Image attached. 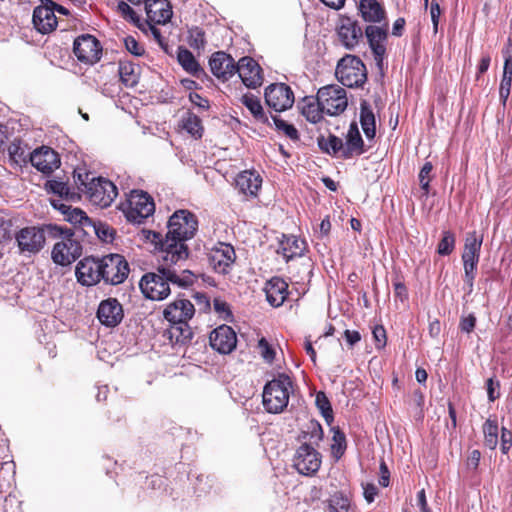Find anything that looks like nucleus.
I'll list each match as a JSON object with an SVG mask.
<instances>
[{"mask_svg":"<svg viewBox=\"0 0 512 512\" xmlns=\"http://www.w3.org/2000/svg\"><path fill=\"white\" fill-rule=\"evenodd\" d=\"M42 5L37 6L33 11L34 27L42 34L50 33L57 26L55 16V3L51 0H41Z\"/></svg>","mask_w":512,"mask_h":512,"instance_id":"nucleus-17","label":"nucleus"},{"mask_svg":"<svg viewBox=\"0 0 512 512\" xmlns=\"http://www.w3.org/2000/svg\"><path fill=\"white\" fill-rule=\"evenodd\" d=\"M177 59L179 64L189 73L197 75L201 68L194 55L186 48H179Z\"/></svg>","mask_w":512,"mask_h":512,"instance_id":"nucleus-38","label":"nucleus"},{"mask_svg":"<svg viewBox=\"0 0 512 512\" xmlns=\"http://www.w3.org/2000/svg\"><path fill=\"white\" fill-rule=\"evenodd\" d=\"M482 238H478L475 232L469 233L465 239L462 261L464 266V280L469 291L473 289L475 271L480 257Z\"/></svg>","mask_w":512,"mask_h":512,"instance_id":"nucleus-8","label":"nucleus"},{"mask_svg":"<svg viewBox=\"0 0 512 512\" xmlns=\"http://www.w3.org/2000/svg\"><path fill=\"white\" fill-rule=\"evenodd\" d=\"M194 314V305L185 298L174 300L163 311L164 318L171 324L188 322Z\"/></svg>","mask_w":512,"mask_h":512,"instance_id":"nucleus-21","label":"nucleus"},{"mask_svg":"<svg viewBox=\"0 0 512 512\" xmlns=\"http://www.w3.org/2000/svg\"><path fill=\"white\" fill-rule=\"evenodd\" d=\"M455 248V235L451 231H444L440 240L437 252L440 255H449Z\"/></svg>","mask_w":512,"mask_h":512,"instance_id":"nucleus-46","label":"nucleus"},{"mask_svg":"<svg viewBox=\"0 0 512 512\" xmlns=\"http://www.w3.org/2000/svg\"><path fill=\"white\" fill-rule=\"evenodd\" d=\"M476 317L473 314H469L467 317H463L460 321V329L463 332L470 333L475 328Z\"/></svg>","mask_w":512,"mask_h":512,"instance_id":"nucleus-58","label":"nucleus"},{"mask_svg":"<svg viewBox=\"0 0 512 512\" xmlns=\"http://www.w3.org/2000/svg\"><path fill=\"white\" fill-rule=\"evenodd\" d=\"M258 351L266 362L271 363L275 358V351L265 338L259 340Z\"/></svg>","mask_w":512,"mask_h":512,"instance_id":"nucleus-49","label":"nucleus"},{"mask_svg":"<svg viewBox=\"0 0 512 512\" xmlns=\"http://www.w3.org/2000/svg\"><path fill=\"white\" fill-rule=\"evenodd\" d=\"M124 317L123 307L116 298H108L100 302L97 318L106 327H116Z\"/></svg>","mask_w":512,"mask_h":512,"instance_id":"nucleus-20","label":"nucleus"},{"mask_svg":"<svg viewBox=\"0 0 512 512\" xmlns=\"http://www.w3.org/2000/svg\"><path fill=\"white\" fill-rule=\"evenodd\" d=\"M46 189L60 197V200H67L72 197L67 183L59 180H50L46 183Z\"/></svg>","mask_w":512,"mask_h":512,"instance_id":"nucleus-45","label":"nucleus"},{"mask_svg":"<svg viewBox=\"0 0 512 512\" xmlns=\"http://www.w3.org/2000/svg\"><path fill=\"white\" fill-rule=\"evenodd\" d=\"M197 230L196 215L189 210H177L170 216L164 236L159 232H152V242L159 250L162 260L167 263H178L188 258L186 241L192 239Z\"/></svg>","mask_w":512,"mask_h":512,"instance_id":"nucleus-1","label":"nucleus"},{"mask_svg":"<svg viewBox=\"0 0 512 512\" xmlns=\"http://www.w3.org/2000/svg\"><path fill=\"white\" fill-rule=\"evenodd\" d=\"M440 14H441V9H440L439 4L435 1H432L431 6H430V15H431V20L433 22L435 31H437Z\"/></svg>","mask_w":512,"mask_h":512,"instance_id":"nucleus-60","label":"nucleus"},{"mask_svg":"<svg viewBox=\"0 0 512 512\" xmlns=\"http://www.w3.org/2000/svg\"><path fill=\"white\" fill-rule=\"evenodd\" d=\"M315 403L317 408L321 411L322 415L328 419L329 417H332V408L331 404L326 396V394L322 391L317 392Z\"/></svg>","mask_w":512,"mask_h":512,"instance_id":"nucleus-48","label":"nucleus"},{"mask_svg":"<svg viewBox=\"0 0 512 512\" xmlns=\"http://www.w3.org/2000/svg\"><path fill=\"white\" fill-rule=\"evenodd\" d=\"M117 9L123 17L129 18L133 22L138 21V17L136 16V13L126 2H124V1L119 2L117 5Z\"/></svg>","mask_w":512,"mask_h":512,"instance_id":"nucleus-55","label":"nucleus"},{"mask_svg":"<svg viewBox=\"0 0 512 512\" xmlns=\"http://www.w3.org/2000/svg\"><path fill=\"white\" fill-rule=\"evenodd\" d=\"M262 184L259 174L252 171H243L236 178V186L245 195L256 196Z\"/></svg>","mask_w":512,"mask_h":512,"instance_id":"nucleus-32","label":"nucleus"},{"mask_svg":"<svg viewBox=\"0 0 512 512\" xmlns=\"http://www.w3.org/2000/svg\"><path fill=\"white\" fill-rule=\"evenodd\" d=\"M485 445L495 449L498 443V426L494 421L487 420L483 425Z\"/></svg>","mask_w":512,"mask_h":512,"instance_id":"nucleus-43","label":"nucleus"},{"mask_svg":"<svg viewBox=\"0 0 512 512\" xmlns=\"http://www.w3.org/2000/svg\"><path fill=\"white\" fill-rule=\"evenodd\" d=\"M350 500L343 492H336L329 499L328 512H349Z\"/></svg>","mask_w":512,"mask_h":512,"instance_id":"nucleus-41","label":"nucleus"},{"mask_svg":"<svg viewBox=\"0 0 512 512\" xmlns=\"http://www.w3.org/2000/svg\"><path fill=\"white\" fill-rule=\"evenodd\" d=\"M486 385H487L488 399H489V401L493 402L500 396V393H499L500 383H499V381H495L493 378H489L487 380Z\"/></svg>","mask_w":512,"mask_h":512,"instance_id":"nucleus-54","label":"nucleus"},{"mask_svg":"<svg viewBox=\"0 0 512 512\" xmlns=\"http://www.w3.org/2000/svg\"><path fill=\"white\" fill-rule=\"evenodd\" d=\"M85 193L89 200L102 208L108 207L117 196L116 186L102 177H92Z\"/></svg>","mask_w":512,"mask_h":512,"instance_id":"nucleus-10","label":"nucleus"},{"mask_svg":"<svg viewBox=\"0 0 512 512\" xmlns=\"http://www.w3.org/2000/svg\"><path fill=\"white\" fill-rule=\"evenodd\" d=\"M241 103L250 111L257 121L269 124V119L266 116L260 99L257 96L251 93L244 94L241 97Z\"/></svg>","mask_w":512,"mask_h":512,"instance_id":"nucleus-34","label":"nucleus"},{"mask_svg":"<svg viewBox=\"0 0 512 512\" xmlns=\"http://www.w3.org/2000/svg\"><path fill=\"white\" fill-rule=\"evenodd\" d=\"M272 120L276 126V129L283 132L289 139L293 141H297L299 139V133L292 124L287 123L285 120L278 116H273Z\"/></svg>","mask_w":512,"mask_h":512,"instance_id":"nucleus-47","label":"nucleus"},{"mask_svg":"<svg viewBox=\"0 0 512 512\" xmlns=\"http://www.w3.org/2000/svg\"><path fill=\"white\" fill-rule=\"evenodd\" d=\"M211 347L221 354H228L234 350L237 337L234 330L227 325L214 329L209 337Z\"/></svg>","mask_w":512,"mask_h":512,"instance_id":"nucleus-23","label":"nucleus"},{"mask_svg":"<svg viewBox=\"0 0 512 512\" xmlns=\"http://www.w3.org/2000/svg\"><path fill=\"white\" fill-rule=\"evenodd\" d=\"M320 149L330 155H340L344 158V142L335 135L328 137L321 136L318 138Z\"/></svg>","mask_w":512,"mask_h":512,"instance_id":"nucleus-35","label":"nucleus"},{"mask_svg":"<svg viewBox=\"0 0 512 512\" xmlns=\"http://www.w3.org/2000/svg\"><path fill=\"white\" fill-rule=\"evenodd\" d=\"M322 109L330 116L343 113L348 105L346 90L338 85H327L317 92Z\"/></svg>","mask_w":512,"mask_h":512,"instance_id":"nucleus-7","label":"nucleus"},{"mask_svg":"<svg viewBox=\"0 0 512 512\" xmlns=\"http://www.w3.org/2000/svg\"><path fill=\"white\" fill-rule=\"evenodd\" d=\"M101 258L86 257L76 267V277L79 283L92 286L101 280Z\"/></svg>","mask_w":512,"mask_h":512,"instance_id":"nucleus-19","label":"nucleus"},{"mask_svg":"<svg viewBox=\"0 0 512 512\" xmlns=\"http://www.w3.org/2000/svg\"><path fill=\"white\" fill-rule=\"evenodd\" d=\"M346 437L339 429H333L331 453L336 460H339L346 450Z\"/></svg>","mask_w":512,"mask_h":512,"instance_id":"nucleus-42","label":"nucleus"},{"mask_svg":"<svg viewBox=\"0 0 512 512\" xmlns=\"http://www.w3.org/2000/svg\"><path fill=\"white\" fill-rule=\"evenodd\" d=\"M236 72L249 88H256L263 83L262 69L251 57L241 58L236 65Z\"/></svg>","mask_w":512,"mask_h":512,"instance_id":"nucleus-22","label":"nucleus"},{"mask_svg":"<svg viewBox=\"0 0 512 512\" xmlns=\"http://www.w3.org/2000/svg\"><path fill=\"white\" fill-rule=\"evenodd\" d=\"M364 142L359 132L356 122H352L346 134L344 143V158L348 159L353 156L361 155L364 152Z\"/></svg>","mask_w":512,"mask_h":512,"instance_id":"nucleus-31","label":"nucleus"},{"mask_svg":"<svg viewBox=\"0 0 512 512\" xmlns=\"http://www.w3.org/2000/svg\"><path fill=\"white\" fill-rule=\"evenodd\" d=\"M293 384L286 374L269 381L263 389V406L269 413H281L288 405Z\"/></svg>","mask_w":512,"mask_h":512,"instance_id":"nucleus-3","label":"nucleus"},{"mask_svg":"<svg viewBox=\"0 0 512 512\" xmlns=\"http://www.w3.org/2000/svg\"><path fill=\"white\" fill-rule=\"evenodd\" d=\"M182 128L195 138H200L202 136L203 127L201 125V120L195 114L188 113L183 117Z\"/></svg>","mask_w":512,"mask_h":512,"instance_id":"nucleus-40","label":"nucleus"},{"mask_svg":"<svg viewBox=\"0 0 512 512\" xmlns=\"http://www.w3.org/2000/svg\"><path fill=\"white\" fill-rule=\"evenodd\" d=\"M16 241L21 253L36 254L45 244L43 230L37 227H25L16 234Z\"/></svg>","mask_w":512,"mask_h":512,"instance_id":"nucleus-16","label":"nucleus"},{"mask_svg":"<svg viewBox=\"0 0 512 512\" xmlns=\"http://www.w3.org/2000/svg\"><path fill=\"white\" fill-rule=\"evenodd\" d=\"M168 332L170 339L175 340L177 344H186L193 337V332L188 322L172 324Z\"/></svg>","mask_w":512,"mask_h":512,"instance_id":"nucleus-37","label":"nucleus"},{"mask_svg":"<svg viewBox=\"0 0 512 512\" xmlns=\"http://www.w3.org/2000/svg\"><path fill=\"white\" fill-rule=\"evenodd\" d=\"M145 9L148 22L166 24L172 17V9L167 0H146Z\"/></svg>","mask_w":512,"mask_h":512,"instance_id":"nucleus-27","label":"nucleus"},{"mask_svg":"<svg viewBox=\"0 0 512 512\" xmlns=\"http://www.w3.org/2000/svg\"><path fill=\"white\" fill-rule=\"evenodd\" d=\"M189 99L194 105H196L198 107H201V108L209 107L208 100L203 98L202 96H200L198 93H190Z\"/></svg>","mask_w":512,"mask_h":512,"instance_id":"nucleus-64","label":"nucleus"},{"mask_svg":"<svg viewBox=\"0 0 512 512\" xmlns=\"http://www.w3.org/2000/svg\"><path fill=\"white\" fill-rule=\"evenodd\" d=\"M205 37H204V33L198 29H196L195 31H193L191 33V37H190V45L194 48H203L205 46Z\"/></svg>","mask_w":512,"mask_h":512,"instance_id":"nucleus-56","label":"nucleus"},{"mask_svg":"<svg viewBox=\"0 0 512 512\" xmlns=\"http://www.w3.org/2000/svg\"><path fill=\"white\" fill-rule=\"evenodd\" d=\"M360 123L368 139L375 136V116L366 102L361 103Z\"/></svg>","mask_w":512,"mask_h":512,"instance_id":"nucleus-36","label":"nucleus"},{"mask_svg":"<svg viewBox=\"0 0 512 512\" xmlns=\"http://www.w3.org/2000/svg\"><path fill=\"white\" fill-rule=\"evenodd\" d=\"M126 49L135 56H141L144 53V48L132 36L124 39Z\"/></svg>","mask_w":512,"mask_h":512,"instance_id":"nucleus-52","label":"nucleus"},{"mask_svg":"<svg viewBox=\"0 0 512 512\" xmlns=\"http://www.w3.org/2000/svg\"><path fill=\"white\" fill-rule=\"evenodd\" d=\"M122 210L131 223L141 224L155 211L153 199L144 191L133 190L123 204Z\"/></svg>","mask_w":512,"mask_h":512,"instance_id":"nucleus-5","label":"nucleus"},{"mask_svg":"<svg viewBox=\"0 0 512 512\" xmlns=\"http://www.w3.org/2000/svg\"><path fill=\"white\" fill-rule=\"evenodd\" d=\"M77 178L76 182L80 185L81 191L85 192L87 190V186L89 185L91 178L94 177L91 173L88 172H77L75 175Z\"/></svg>","mask_w":512,"mask_h":512,"instance_id":"nucleus-59","label":"nucleus"},{"mask_svg":"<svg viewBox=\"0 0 512 512\" xmlns=\"http://www.w3.org/2000/svg\"><path fill=\"white\" fill-rule=\"evenodd\" d=\"M101 280L111 285H118L127 278L129 266L122 255L109 254L101 258Z\"/></svg>","mask_w":512,"mask_h":512,"instance_id":"nucleus-9","label":"nucleus"},{"mask_svg":"<svg viewBox=\"0 0 512 512\" xmlns=\"http://www.w3.org/2000/svg\"><path fill=\"white\" fill-rule=\"evenodd\" d=\"M306 242L294 235H283L279 241L277 253L281 254L286 261L301 257L306 251Z\"/></svg>","mask_w":512,"mask_h":512,"instance_id":"nucleus-28","label":"nucleus"},{"mask_svg":"<svg viewBox=\"0 0 512 512\" xmlns=\"http://www.w3.org/2000/svg\"><path fill=\"white\" fill-rule=\"evenodd\" d=\"M29 160L33 167L45 174L53 172L60 164L58 154L46 146L35 149L30 153Z\"/></svg>","mask_w":512,"mask_h":512,"instance_id":"nucleus-24","label":"nucleus"},{"mask_svg":"<svg viewBox=\"0 0 512 512\" xmlns=\"http://www.w3.org/2000/svg\"><path fill=\"white\" fill-rule=\"evenodd\" d=\"M265 102L276 112L290 109L295 101L292 89L285 83H273L265 89Z\"/></svg>","mask_w":512,"mask_h":512,"instance_id":"nucleus-12","label":"nucleus"},{"mask_svg":"<svg viewBox=\"0 0 512 512\" xmlns=\"http://www.w3.org/2000/svg\"><path fill=\"white\" fill-rule=\"evenodd\" d=\"M373 338L375 340V346L377 349L385 347L387 337L386 331L383 326H375L372 331Z\"/></svg>","mask_w":512,"mask_h":512,"instance_id":"nucleus-53","label":"nucleus"},{"mask_svg":"<svg viewBox=\"0 0 512 512\" xmlns=\"http://www.w3.org/2000/svg\"><path fill=\"white\" fill-rule=\"evenodd\" d=\"M267 301L273 307L281 306L288 295V284L279 277L271 278L265 286Z\"/></svg>","mask_w":512,"mask_h":512,"instance_id":"nucleus-29","label":"nucleus"},{"mask_svg":"<svg viewBox=\"0 0 512 512\" xmlns=\"http://www.w3.org/2000/svg\"><path fill=\"white\" fill-rule=\"evenodd\" d=\"M73 51L79 61L94 64L100 59L102 48L94 36L87 34L75 39Z\"/></svg>","mask_w":512,"mask_h":512,"instance_id":"nucleus-15","label":"nucleus"},{"mask_svg":"<svg viewBox=\"0 0 512 512\" xmlns=\"http://www.w3.org/2000/svg\"><path fill=\"white\" fill-rule=\"evenodd\" d=\"M511 85H512V77L502 76L500 87H499V97L504 106L506 105V102L509 98Z\"/></svg>","mask_w":512,"mask_h":512,"instance_id":"nucleus-51","label":"nucleus"},{"mask_svg":"<svg viewBox=\"0 0 512 512\" xmlns=\"http://www.w3.org/2000/svg\"><path fill=\"white\" fill-rule=\"evenodd\" d=\"M512 445V432L506 428L501 431V451L506 454Z\"/></svg>","mask_w":512,"mask_h":512,"instance_id":"nucleus-57","label":"nucleus"},{"mask_svg":"<svg viewBox=\"0 0 512 512\" xmlns=\"http://www.w3.org/2000/svg\"><path fill=\"white\" fill-rule=\"evenodd\" d=\"M119 75L122 83L127 87H133L139 81L136 67L131 63H120Z\"/></svg>","mask_w":512,"mask_h":512,"instance_id":"nucleus-39","label":"nucleus"},{"mask_svg":"<svg viewBox=\"0 0 512 512\" xmlns=\"http://www.w3.org/2000/svg\"><path fill=\"white\" fill-rule=\"evenodd\" d=\"M209 66L213 75L222 80H228L236 73L234 59L223 51L212 54Z\"/></svg>","mask_w":512,"mask_h":512,"instance_id":"nucleus-25","label":"nucleus"},{"mask_svg":"<svg viewBox=\"0 0 512 512\" xmlns=\"http://www.w3.org/2000/svg\"><path fill=\"white\" fill-rule=\"evenodd\" d=\"M357 10L365 22L379 25L388 23L386 11L377 0H359Z\"/></svg>","mask_w":512,"mask_h":512,"instance_id":"nucleus-26","label":"nucleus"},{"mask_svg":"<svg viewBox=\"0 0 512 512\" xmlns=\"http://www.w3.org/2000/svg\"><path fill=\"white\" fill-rule=\"evenodd\" d=\"M363 495L368 503L374 501L377 495V487L374 484H366L363 486Z\"/></svg>","mask_w":512,"mask_h":512,"instance_id":"nucleus-61","label":"nucleus"},{"mask_svg":"<svg viewBox=\"0 0 512 512\" xmlns=\"http://www.w3.org/2000/svg\"><path fill=\"white\" fill-rule=\"evenodd\" d=\"M51 205L65 215V219L74 225L85 227L91 225V220L86 213L79 208H72L60 199H51Z\"/></svg>","mask_w":512,"mask_h":512,"instance_id":"nucleus-30","label":"nucleus"},{"mask_svg":"<svg viewBox=\"0 0 512 512\" xmlns=\"http://www.w3.org/2000/svg\"><path fill=\"white\" fill-rule=\"evenodd\" d=\"M96 234L99 238H101L104 241H108L109 239H112L113 233L112 230L108 226L100 225L99 227H95Z\"/></svg>","mask_w":512,"mask_h":512,"instance_id":"nucleus-63","label":"nucleus"},{"mask_svg":"<svg viewBox=\"0 0 512 512\" xmlns=\"http://www.w3.org/2000/svg\"><path fill=\"white\" fill-rule=\"evenodd\" d=\"M293 465L300 474L306 476L313 475L320 468V454L315 448L304 443L296 450Z\"/></svg>","mask_w":512,"mask_h":512,"instance_id":"nucleus-14","label":"nucleus"},{"mask_svg":"<svg viewBox=\"0 0 512 512\" xmlns=\"http://www.w3.org/2000/svg\"><path fill=\"white\" fill-rule=\"evenodd\" d=\"M336 32L339 42L348 50L355 49L363 38V31L358 21L344 15L339 17Z\"/></svg>","mask_w":512,"mask_h":512,"instance_id":"nucleus-13","label":"nucleus"},{"mask_svg":"<svg viewBox=\"0 0 512 512\" xmlns=\"http://www.w3.org/2000/svg\"><path fill=\"white\" fill-rule=\"evenodd\" d=\"M365 37L367 38L377 67L382 68L383 61L386 57L388 23L368 25L365 28Z\"/></svg>","mask_w":512,"mask_h":512,"instance_id":"nucleus-11","label":"nucleus"},{"mask_svg":"<svg viewBox=\"0 0 512 512\" xmlns=\"http://www.w3.org/2000/svg\"><path fill=\"white\" fill-rule=\"evenodd\" d=\"M335 75L338 81L347 87H361L367 80L366 66L355 55H346L337 64Z\"/></svg>","mask_w":512,"mask_h":512,"instance_id":"nucleus-4","label":"nucleus"},{"mask_svg":"<svg viewBox=\"0 0 512 512\" xmlns=\"http://www.w3.org/2000/svg\"><path fill=\"white\" fill-rule=\"evenodd\" d=\"M344 338L350 346H353L361 340V335L356 330L347 329L344 331Z\"/></svg>","mask_w":512,"mask_h":512,"instance_id":"nucleus-62","label":"nucleus"},{"mask_svg":"<svg viewBox=\"0 0 512 512\" xmlns=\"http://www.w3.org/2000/svg\"><path fill=\"white\" fill-rule=\"evenodd\" d=\"M8 153L16 163L25 162L30 155L26 146L23 145L22 141L19 139H15L10 143L8 146Z\"/></svg>","mask_w":512,"mask_h":512,"instance_id":"nucleus-44","label":"nucleus"},{"mask_svg":"<svg viewBox=\"0 0 512 512\" xmlns=\"http://www.w3.org/2000/svg\"><path fill=\"white\" fill-rule=\"evenodd\" d=\"M61 232V240L56 242L51 257L54 263L67 266L79 258L82 254V246L70 231Z\"/></svg>","mask_w":512,"mask_h":512,"instance_id":"nucleus-6","label":"nucleus"},{"mask_svg":"<svg viewBox=\"0 0 512 512\" xmlns=\"http://www.w3.org/2000/svg\"><path fill=\"white\" fill-rule=\"evenodd\" d=\"M236 255L233 246L219 243L209 253V263L215 272L227 274L235 261Z\"/></svg>","mask_w":512,"mask_h":512,"instance_id":"nucleus-18","label":"nucleus"},{"mask_svg":"<svg viewBox=\"0 0 512 512\" xmlns=\"http://www.w3.org/2000/svg\"><path fill=\"white\" fill-rule=\"evenodd\" d=\"M299 108L301 114L311 123H318L323 118V113H325L324 109L320 105V101L318 96L314 97H305L299 103Z\"/></svg>","mask_w":512,"mask_h":512,"instance_id":"nucleus-33","label":"nucleus"},{"mask_svg":"<svg viewBox=\"0 0 512 512\" xmlns=\"http://www.w3.org/2000/svg\"><path fill=\"white\" fill-rule=\"evenodd\" d=\"M432 169V164L430 162H426L419 173L420 186L426 193L429 191L430 174Z\"/></svg>","mask_w":512,"mask_h":512,"instance_id":"nucleus-50","label":"nucleus"},{"mask_svg":"<svg viewBox=\"0 0 512 512\" xmlns=\"http://www.w3.org/2000/svg\"><path fill=\"white\" fill-rule=\"evenodd\" d=\"M172 264L163 260V264L158 266L156 272L142 276L139 285L146 298L160 301L171 293L170 284L185 288L194 283L195 276L192 272L184 270L177 274L176 270L171 268Z\"/></svg>","mask_w":512,"mask_h":512,"instance_id":"nucleus-2","label":"nucleus"}]
</instances>
